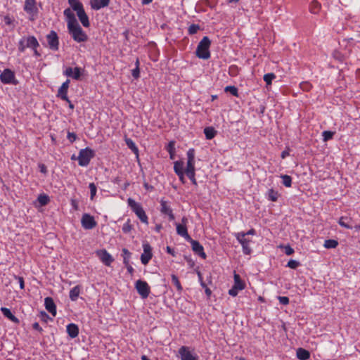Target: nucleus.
I'll return each instance as SVG.
<instances>
[{"mask_svg":"<svg viewBox=\"0 0 360 360\" xmlns=\"http://www.w3.org/2000/svg\"><path fill=\"white\" fill-rule=\"evenodd\" d=\"M143 252L141 256V261L143 264L146 265L152 258V248L148 243H146L143 244Z\"/></svg>","mask_w":360,"mask_h":360,"instance_id":"nucleus-14","label":"nucleus"},{"mask_svg":"<svg viewBox=\"0 0 360 360\" xmlns=\"http://www.w3.org/2000/svg\"><path fill=\"white\" fill-rule=\"evenodd\" d=\"M172 282L176 286L177 290H179V291H181L182 290V286H181V283H180V282L179 281V278L174 274L172 275Z\"/></svg>","mask_w":360,"mask_h":360,"instance_id":"nucleus-42","label":"nucleus"},{"mask_svg":"<svg viewBox=\"0 0 360 360\" xmlns=\"http://www.w3.org/2000/svg\"><path fill=\"white\" fill-rule=\"evenodd\" d=\"M187 223H188V219L186 217H184L181 219V222L179 223V224H184V226H186Z\"/></svg>","mask_w":360,"mask_h":360,"instance_id":"nucleus-64","label":"nucleus"},{"mask_svg":"<svg viewBox=\"0 0 360 360\" xmlns=\"http://www.w3.org/2000/svg\"><path fill=\"white\" fill-rule=\"evenodd\" d=\"M131 75L135 79L139 78L140 75L139 68H135L134 70H132Z\"/></svg>","mask_w":360,"mask_h":360,"instance_id":"nucleus-55","label":"nucleus"},{"mask_svg":"<svg viewBox=\"0 0 360 360\" xmlns=\"http://www.w3.org/2000/svg\"><path fill=\"white\" fill-rule=\"evenodd\" d=\"M236 239L241 244L243 247V252L245 255H249L251 252V249L249 246L250 240L245 237V232H238L235 234Z\"/></svg>","mask_w":360,"mask_h":360,"instance_id":"nucleus-8","label":"nucleus"},{"mask_svg":"<svg viewBox=\"0 0 360 360\" xmlns=\"http://www.w3.org/2000/svg\"><path fill=\"white\" fill-rule=\"evenodd\" d=\"M68 3L72 10L76 13L84 9L83 5L79 0H68Z\"/></svg>","mask_w":360,"mask_h":360,"instance_id":"nucleus-27","label":"nucleus"},{"mask_svg":"<svg viewBox=\"0 0 360 360\" xmlns=\"http://www.w3.org/2000/svg\"><path fill=\"white\" fill-rule=\"evenodd\" d=\"M81 224L82 227L86 230L94 229L97 224L94 217L87 213H85L82 215L81 219Z\"/></svg>","mask_w":360,"mask_h":360,"instance_id":"nucleus-10","label":"nucleus"},{"mask_svg":"<svg viewBox=\"0 0 360 360\" xmlns=\"http://www.w3.org/2000/svg\"><path fill=\"white\" fill-rule=\"evenodd\" d=\"M184 172L185 174L195 173V162H187L186 168Z\"/></svg>","mask_w":360,"mask_h":360,"instance_id":"nucleus-40","label":"nucleus"},{"mask_svg":"<svg viewBox=\"0 0 360 360\" xmlns=\"http://www.w3.org/2000/svg\"><path fill=\"white\" fill-rule=\"evenodd\" d=\"M63 75L75 80H79L82 75V68L79 67H75V68L68 67L63 72Z\"/></svg>","mask_w":360,"mask_h":360,"instance_id":"nucleus-15","label":"nucleus"},{"mask_svg":"<svg viewBox=\"0 0 360 360\" xmlns=\"http://www.w3.org/2000/svg\"><path fill=\"white\" fill-rule=\"evenodd\" d=\"M296 354L297 357L300 360H307L310 356L309 352L303 348H298Z\"/></svg>","mask_w":360,"mask_h":360,"instance_id":"nucleus-28","label":"nucleus"},{"mask_svg":"<svg viewBox=\"0 0 360 360\" xmlns=\"http://www.w3.org/2000/svg\"><path fill=\"white\" fill-rule=\"evenodd\" d=\"M167 252L168 254H170L172 255V256H175V251L174 249H172V248H170L169 246H167Z\"/></svg>","mask_w":360,"mask_h":360,"instance_id":"nucleus-59","label":"nucleus"},{"mask_svg":"<svg viewBox=\"0 0 360 360\" xmlns=\"http://www.w3.org/2000/svg\"><path fill=\"white\" fill-rule=\"evenodd\" d=\"M15 279L18 280L20 289H22V290L24 289V288H25V283H24L23 278L21 277V276H15Z\"/></svg>","mask_w":360,"mask_h":360,"instance_id":"nucleus-53","label":"nucleus"},{"mask_svg":"<svg viewBox=\"0 0 360 360\" xmlns=\"http://www.w3.org/2000/svg\"><path fill=\"white\" fill-rule=\"evenodd\" d=\"M186 174L194 185H197V181L195 179V173H188Z\"/></svg>","mask_w":360,"mask_h":360,"instance_id":"nucleus-52","label":"nucleus"},{"mask_svg":"<svg viewBox=\"0 0 360 360\" xmlns=\"http://www.w3.org/2000/svg\"><path fill=\"white\" fill-rule=\"evenodd\" d=\"M179 354L181 360H198V356L192 353L188 347H181L179 349Z\"/></svg>","mask_w":360,"mask_h":360,"instance_id":"nucleus-13","label":"nucleus"},{"mask_svg":"<svg viewBox=\"0 0 360 360\" xmlns=\"http://www.w3.org/2000/svg\"><path fill=\"white\" fill-rule=\"evenodd\" d=\"M0 80L3 84H16L15 77L14 72L10 69H5L0 75Z\"/></svg>","mask_w":360,"mask_h":360,"instance_id":"nucleus-9","label":"nucleus"},{"mask_svg":"<svg viewBox=\"0 0 360 360\" xmlns=\"http://www.w3.org/2000/svg\"><path fill=\"white\" fill-rule=\"evenodd\" d=\"M167 150L169 153V156L171 159L174 158V153H175V148H174V142L170 141L167 146Z\"/></svg>","mask_w":360,"mask_h":360,"instance_id":"nucleus-38","label":"nucleus"},{"mask_svg":"<svg viewBox=\"0 0 360 360\" xmlns=\"http://www.w3.org/2000/svg\"><path fill=\"white\" fill-rule=\"evenodd\" d=\"M300 262L297 260H294V259H290L286 266L290 268V269H297L299 266H300Z\"/></svg>","mask_w":360,"mask_h":360,"instance_id":"nucleus-48","label":"nucleus"},{"mask_svg":"<svg viewBox=\"0 0 360 360\" xmlns=\"http://www.w3.org/2000/svg\"><path fill=\"white\" fill-rule=\"evenodd\" d=\"M174 171L176 174H179L184 172V162L181 160H177L174 162Z\"/></svg>","mask_w":360,"mask_h":360,"instance_id":"nucleus-30","label":"nucleus"},{"mask_svg":"<svg viewBox=\"0 0 360 360\" xmlns=\"http://www.w3.org/2000/svg\"><path fill=\"white\" fill-rule=\"evenodd\" d=\"M46 40L48 45L51 50L56 51L58 49L59 40L55 31H51L50 33L47 34Z\"/></svg>","mask_w":360,"mask_h":360,"instance_id":"nucleus-11","label":"nucleus"},{"mask_svg":"<svg viewBox=\"0 0 360 360\" xmlns=\"http://www.w3.org/2000/svg\"><path fill=\"white\" fill-rule=\"evenodd\" d=\"M282 179V184L285 187H290L292 185V178L289 175L287 174H281L280 176Z\"/></svg>","mask_w":360,"mask_h":360,"instance_id":"nucleus-34","label":"nucleus"},{"mask_svg":"<svg viewBox=\"0 0 360 360\" xmlns=\"http://www.w3.org/2000/svg\"><path fill=\"white\" fill-rule=\"evenodd\" d=\"M198 277H199V280H200V285L202 288H207L206 284L203 282L200 273H198Z\"/></svg>","mask_w":360,"mask_h":360,"instance_id":"nucleus-60","label":"nucleus"},{"mask_svg":"<svg viewBox=\"0 0 360 360\" xmlns=\"http://www.w3.org/2000/svg\"><path fill=\"white\" fill-rule=\"evenodd\" d=\"M63 14L66 18L68 32L72 39L78 43L86 41L88 36L79 25L70 8L65 9Z\"/></svg>","mask_w":360,"mask_h":360,"instance_id":"nucleus-1","label":"nucleus"},{"mask_svg":"<svg viewBox=\"0 0 360 360\" xmlns=\"http://www.w3.org/2000/svg\"><path fill=\"white\" fill-rule=\"evenodd\" d=\"M135 288L142 299H146L149 296L150 288L146 281L142 280L136 281Z\"/></svg>","mask_w":360,"mask_h":360,"instance_id":"nucleus-7","label":"nucleus"},{"mask_svg":"<svg viewBox=\"0 0 360 360\" xmlns=\"http://www.w3.org/2000/svg\"><path fill=\"white\" fill-rule=\"evenodd\" d=\"M39 46V44L34 36L23 37L18 42V50L20 52H24L27 48L32 49Z\"/></svg>","mask_w":360,"mask_h":360,"instance_id":"nucleus-4","label":"nucleus"},{"mask_svg":"<svg viewBox=\"0 0 360 360\" xmlns=\"http://www.w3.org/2000/svg\"><path fill=\"white\" fill-rule=\"evenodd\" d=\"M70 79H67L64 82L58 91V96L60 97L62 100L65 101L70 103V100L68 97V89L70 85Z\"/></svg>","mask_w":360,"mask_h":360,"instance_id":"nucleus-18","label":"nucleus"},{"mask_svg":"<svg viewBox=\"0 0 360 360\" xmlns=\"http://www.w3.org/2000/svg\"><path fill=\"white\" fill-rule=\"evenodd\" d=\"M245 237L248 236V235H255V229H251L250 230H249L248 232L245 233Z\"/></svg>","mask_w":360,"mask_h":360,"instance_id":"nucleus-63","label":"nucleus"},{"mask_svg":"<svg viewBox=\"0 0 360 360\" xmlns=\"http://www.w3.org/2000/svg\"><path fill=\"white\" fill-rule=\"evenodd\" d=\"M354 223L353 219L349 216H342L338 220L339 225L347 229H352Z\"/></svg>","mask_w":360,"mask_h":360,"instance_id":"nucleus-20","label":"nucleus"},{"mask_svg":"<svg viewBox=\"0 0 360 360\" xmlns=\"http://www.w3.org/2000/svg\"><path fill=\"white\" fill-rule=\"evenodd\" d=\"M80 294V288L79 285H76L72 288L70 291V299L72 301H76Z\"/></svg>","mask_w":360,"mask_h":360,"instance_id":"nucleus-29","label":"nucleus"},{"mask_svg":"<svg viewBox=\"0 0 360 360\" xmlns=\"http://www.w3.org/2000/svg\"><path fill=\"white\" fill-rule=\"evenodd\" d=\"M204 134L205 135L206 139L210 140L215 136L217 131L214 130L213 127H207L204 129Z\"/></svg>","mask_w":360,"mask_h":360,"instance_id":"nucleus-31","label":"nucleus"},{"mask_svg":"<svg viewBox=\"0 0 360 360\" xmlns=\"http://www.w3.org/2000/svg\"><path fill=\"white\" fill-rule=\"evenodd\" d=\"M126 266H127V269L128 272L129 274H132L134 272V268L131 265H129V264Z\"/></svg>","mask_w":360,"mask_h":360,"instance_id":"nucleus-62","label":"nucleus"},{"mask_svg":"<svg viewBox=\"0 0 360 360\" xmlns=\"http://www.w3.org/2000/svg\"><path fill=\"white\" fill-rule=\"evenodd\" d=\"M284 250H285V253L287 255H291L292 254L294 253V250L290 245L284 246Z\"/></svg>","mask_w":360,"mask_h":360,"instance_id":"nucleus-54","label":"nucleus"},{"mask_svg":"<svg viewBox=\"0 0 360 360\" xmlns=\"http://www.w3.org/2000/svg\"><path fill=\"white\" fill-rule=\"evenodd\" d=\"M200 26L196 24H192L188 27V32L189 34H194L200 30Z\"/></svg>","mask_w":360,"mask_h":360,"instance_id":"nucleus-45","label":"nucleus"},{"mask_svg":"<svg viewBox=\"0 0 360 360\" xmlns=\"http://www.w3.org/2000/svg\"><path fill=\"white\" fill-rule=\"evenodd\" d=\"M335 134V131H323L322 132L323 141L324 142H327L329 140H331Z\"/></svg>","mask_w":360,"mask_h":360,"instance_id":"nucleus-36","label":"nucleus"},{"mask_svg":"<svg viewBox=\"0 0 360 360\" xmlns=\"http://www.w3.org/2000/svg\"><path fill=\"white\" fill-rule=\"evenodd\" d=\"M160 211L162 214L167 216L169 221H173L175 219L173 210L168 202L163 200L160 201Z\"/></svg>","mask_w":360,"mask_h":360,"instance_id":"nucleus-12","label":"nucleus"},{"mask_svg":"<svg viewBox=\"0 0 360 360\" xmlns=\"http://www.w3.org/2000/svg\"><path fill=\"white\" fill-rule=\"evenodd\" d=\"M320 4L316 1H314L311 2V4L310 6V11L313 13H317L320 9Z\"/></svg>","mask_w":360,"mask_h":360,"instance_id":"nucleus-43","label":"nucleus"},{"mask_svg":"<svg viewBox=\"0 0 360 360\" xmlns=\"http://www.w3.org/2000/svg\"><path fill=\"white\" fill-rule=\"evenodd\" d=\"M96 255L101 262L108 266H110L114 260L111 255H110L106 250H99L96 252Z\"/></svg>","mask_w":360,"mask_h":360,"instance_id":"nucleus-16","label":"nucleus"},{"mask_svg":"<svg viewBox=\"0 0 360 360\" xmlns=\"http://www.w3.org/2000/svg\"><path fill=\"white\" fill-rule=\"evenodd\" d=\"M71 205H72V207H73L75 210H77L78 209V205H77V201H76V200H72V201H71Z\"/></svg>","mask_w":360,"mask_h":360,"instance_id":"nucleus-61","label":"nucleus"},{"mask_svg":"<svg viewBox=\"0 0 360 360\" xmlns=\"http://www.w3.org/2000/svg\"><path fill=\"white\" fill-rule=\"evenodd\" d=\"M276 78V75L274 73H267L264 75V81L266 83V85H271L272 80Z\"/></svg>","mask_w":360,"mask_h":360,"instance_id":"nucleus-41","label":"nucleus"},{"mask_svg":"<svg viewBox=\"0 0 360 360\" xmlns=\"http://www.w3.org/2000/svg\"><path fill=\"white\" fill-rule=\"evenodd\" d=\"M211 41L208 37H204L197 46L195 55L198 58L203 60H207L210 58V48Z\"/></svg>","mask_w":360,"mask_h":360,"instance_id":"nucleus-2","label":"nucleus"},{"mask_svg":"<svg viewBox=\"0 0 360 360\" xmlns=\"http://www.w3.org/2000/svg\"><path fill=\"white\" fill-rule=\"evenodd\" d=\"M338 245V243L335 240L328 239L324 242V248L327 249L335 248Z\"/></svg>","mask_w":360,"mask_h":360,"instance_id":"nucleus-35","label":"nucleus"},{"mask_svg":"<svg viewBox=\"0 0 360 360\" xmlns=\"http://www.w3.org/2000/svg\"><path fill=\"white\" fill-rule=\"evenodd\" d=\"M233 279L234 284L229 290V295L232 297H236L238 294L239 291L243 290L245 288V284L241 280L240 276L236 273L233 275Z\"/></svg>","mask_w":360,"mask_h":360,"instance_id":"nucleus-6","label":"nucleus"},{"mask_svg":"<svg viewBox=\"0 0 360 360\" xmlns=\"http://www.w3.org/2000/svg\"><path fill=\"white\" fill-rule=\"evenodd\" d=\"M38 202L42 206L46 205L49 202V198L45 194H41L38 196Z\"/></svg>","mask_w":360,"mask_h":360,"instance_id":"nucleus-39","label":"nucleus"},{"mask_svg":"<svg viewBox=\"0 0 360 360\" xmlns=\"http://www.w3.org/2000/svg\"><path fill=\"white\" fill-rule=\"evenodd\" d=\"M32 327L34 330H37L38 331H42V328L40 326L39 323L37 322H35L33 323Z\"/></svg>","mask_w":360,"mask_h":360,"instance_id":"nucleus-58","label":"nucleus"},{"mask_svg":"<svg viewBox=\"0 0 360 360\" xmlns=\"http://www.w3.org/2000/svg\"><path fill=\"white\" fill-rule=\"evenodd\" d=\"M24 11L29 15H36L37 13L36 0H25L24 5Z\"/></svg>","mask_w":360,"mask_h":360,"instance_id":"nucleus-19","label":"nucleus"},{"mask_svg":"<svg viewBox=\"0 0 360 360\" xmlns=\"http://www.w3.org/2000/svg\"><path fill=\"white\" fill-rule=\"evenodd\" d=\"M278 299L281 304L286 305L289 303V298L288 297L279 296Z\"/></svg>","mask_w":360,"mask_h":360,"instance_id":"nucleus-51","label":"nucleus"},{"mask_svg":"<svg viewBox=\"0 0 360 360\" xmlns=\"http://www.w3.org/2000/svg\"><path fill=\"white\" fill-rule=\"evenodd\" d=\"M184 173H185V172H184L182 173H180L179 174H176L179 176V179L180 181L182 184H185L186 183V179H185V177H184Z\"/></svg>","mask_w":360,"mask_h":360,"instance_id":"nucleus-57","label":"nucleus"},{"mask_svg":"<svg viewBox=\"0 0 360 360\" xmlns=\"http://www.w3.org/2000/svg\"><path fill=\"white\" fill-rule=\"evenodd\" d=\"M95 152L90 148L81 149L77 157L78 164L82 167H86L91 160L94 157Z\"/></svg>","mask_w":360,"mask_h":360,"instance_id":"nucleus-5","label":"nucleus"},{"mask_svg":"<svg viewBox=\"0 0 360 360\" xmlns=\"http://www.w3.org/2000/svg\"><path fill=\"white\" fill-rule=\"evenodd\" d=\"M89 188L90 189V193H91L90 198H91V200H93L94 196L96 194L97 188L94 183H90L89 185Z\"/></svg>","mask_w":360,"mask_h":360,"instance_id":"nucleus-47","label":"nucleus"},{"mask_svg":"<svg viewBox=\"0 0 360 360\" xmlns=\"http://www.w3.org/2000/svg\"><path fill=\"white\" fill-rule=\"evenodd\" d=\"M110 0H91L90 5L94 10H100L108 6Z\"/></svg>","mask_w":360,"mask_h":360,"instance_id":"nucleus-23","label":"nucleus"},{"mask_svg":"<svg viewBox=\"0 0 360 360\" xmlns=\"http://www.w3.org/2000/svg\"><path fill=\"white\" fill-rule=\"evenodd\" d=\"M39 170L41 173L46 174L47 173V168L45 165L44 164H39Z\"/></svg>","mask_w":360,"mask_h":360,"instance_id":"nucleus-56","label":"nucleus"},{"mask_svg":"<svg viewBox=\"0 0 360 360\" xmlns=\"http://www.w3.org/2000/svg\"><path fill=\"white\" fill-rule=\"evenodd\" d=\"M132 229V226L130 224V220L128 219L123 225L122 226V231L125 233H127L131 231Z\"/></svg>","mask_w":360,"mask_h":360,"instance_id":"nucleus-49","label":"nucleus"},{"mask_svg":"<svg viewBox=\"0 0 360 360\" xmlns=\"http://www.w3.org/2000/svg\"><path fill=\"white\" fill-rule=\"evenodd\" d=\"M67 139L70 143H73L77 139V135L73 132H68Z\"/></svg>","mask_w":360,"mask_h":360,"instance_id":"nucleus-50","label":"nucleus"},{"mask_svg":"<svg viewBox=\"0 0 360 360\" xmlns=\"http://www.w3.org/2000/svg\"><path fill=\"white\" fill-rule=\"evenodd\" d=\"M187 241L191 243L192 250L195 253H196L203 259L206 257V254L204 252V248L198 241L193 240L192 238L191 240H188Z\"/></svg>","mask_w":360,"mask_h":360,"instance_id":"nucleus-17","label":"nucleus"},{"mask_svg":"<svg viewBox=\"0 0 360 360\" xmlns=\"http://www.w3.org/2000/svg\"><path fill=\"white\" fill-rule=\"evenodd\" d=\"M77 15L79 21L81 22L82 25L84 27H89L90 26L89 17L86 15V13H85L84 9L77 12Z\"/></svg>","mask_w":360,"mask_h":360,"instance_id":"nucleus-25","label":"nucleus"},{"mask_svg":"<svg viewBox=\"0 0 360 360\" xmlns=\"http://www.w3.org/2000/svg\"><path fill=\"white\" fill-rule=\"evenodd\" d=\"M266 196H267L268 200H269L272 202H276L278 200V193L277 191L271 188L268 191Z\"/></svg>","mask_w":360,"mask_h":360,"instance_id":"nucleus-32","label":"nucleus"},{"mask_svg":"<svg viewBox=\"0 0 360 360\" xmlns=\"http://www.w3.org/2000/svg\"><path fill=\"white\" fill-rule=\"evenodd\" d=\"M125 143L129 149H131L135 154L138 155V148L136 147L135 143L131 139L126 138Z\"/></svg>","mask_w":360,"mask_h":360,"instance_id":"nucleus-33","label":"nucleus"},{"mask_svg":"<svg viewBox=\"0 0 360 360\" xmlns=\"http://www.w3.org/2000/svg\"><path fill=\"white\" fill-rule=\"evenodd\" d=\"M224 91L231 93L233 96H238V89L234 86H227Z\"/></svg>","mask_w":360,"mask_h":360,"instance_id":"nucleus-46","label":"nucleus"},{"mask_svg":"<svg viewBox=\"0 0 360 360\" xmlns=\"http://www.w3.org/2000/svg\"><path fill=\"white\" fill-rule=\"evenodd\" d=\"M66 330L68 334V335L71 338H75L78 336L79 334V328L77 325L75 323H70L66 327Z\"/></svg>","mask_w":360,"mask_h":360,"instance_id":"nucleus-24","label":"nucleus"},{"mask_svg":"<svg viewBox=\"0 0 360 360\" xmlns=\"http://www.w3.org/2000/svg\"><path fill=\"white\" fill-rule=\"evenodd\" d=\"M176 233L184 238L187 241L188 240H191V236L188 233L187 227L184 226V224H179V223H175Z\"/></svg>","mask_w":360,"mask_h":360,"instance_id":"nucleus-21","label":"nucleus"},{"mask_svg":"<svg viewBox=\"0 0 360 360\" xmlns=\"http://www.w3.org/2000/svg\"><path fill=\"white\" fill-rule=\"evenodd\" d=\"M1 311L4 314V316L8 318L9 320L14 323H18V319L11 313V310L6 307H1Z\"/></svg>","mask_w":360,"mask_h":360,"instance_id":"nucleus-26","label":"nucleus"},{"mask_svg":"<svg viewBox=\"0 0 360 360\" xmlns=\"http://www.w3.org/2000/svg\"><path fill=\"white\" fill-rule=\"evenodd\" d=\"M128 205L131 210L136 214L142 223L148 224V217L140 203L136 202L134 200L129 198L127 199Z\"/></svg>","mask_w":360,"mask_h":360,"instance_id":"nucleus-3","label":"nucleus"},{"mask_svg":"<svg viewBox=\"0 0 360 360\" xmlns=\"http://www.w3.org/2000/svg\"><path fill=\"white\" fill-rule=\"evenodd\" d=\"M122 252L123 256V262L125 265H127L131 257V252L126 248H123Z\"/></svg>","mask_w":360,"mask_h":360,"instance_id":"nucleus-37","label":"nucleus"},{"mask_svg":"<svg viewBox=\"0 0 360 360\" xmlns=\"http://www.w3.org/2000/svg\"><path fill=\"white\" fill-rule=\"evenodd\" d=\"M195 150L193 148H190L186 153L187 162H195Z\"/></svg>","mask_w":360,"mask_h":360,"instance_id":"nucleus-44","label":"nucleus"},{"mask_svg":"<svg viewBox=\"0 0 360 360\" xmlns=\"http://www.w3.org/2000/svg\"><path fill=\"white\" fill-rule=\"evenodd\" d=\"M46 309L53 316L56 315V307L51 297H46L44 300Z\"/></svg>","mask_w":360,"mask_h":360,"instance_id":"nucleus-22","label":"nucleus"}]
</instances>
